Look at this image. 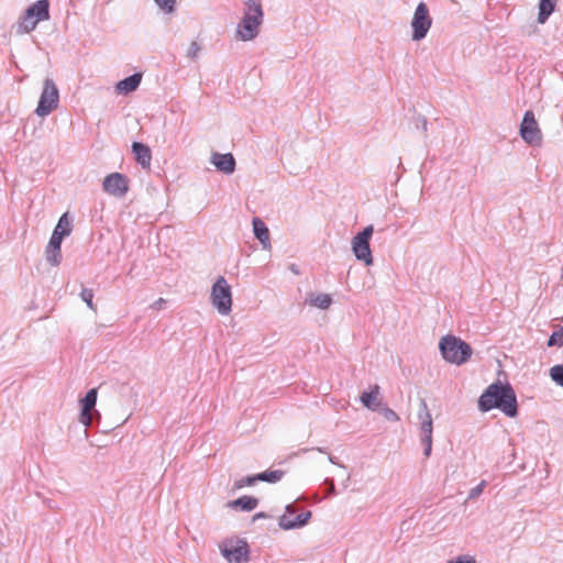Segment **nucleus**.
<instances>
[{"mask_svg":"<svg viewBox=\"0 0 563 563\" xmlns=\"http://www.w3.org/2000/svg\"><path fill=\"white\" fill-rule=\"evenodd\" d=\"M200 51H201V46L196 41H194L190 43V45L188 47L187 56L191 59H196L198 57V54Z\"/></svg>","mask_w":563,"mask_h":563,"instance_id":"473e14b6","label":"nucleus"},{"mask_svg":"<svg viewBox=\"0 0 563 563\" xmlns=\"http://www.w3.org/2000/svg\"><path fill=\"white\" fill-rule=\"evenodd\" d=\"M306 301L311 306L322 310L328 309L332 303V298L329 294H314L311 292L307 296Z\"/></svg>","mask_w":563,"mask_h":563,"instance_id":"aec40b11","label":"nucleus"},{"mask_svg":"<svg viewBox=\"0 0 563 563\" xmlns=\"http://www.w3.org/2000/svg\"><path fill=\"white\" fill-rule=\"evenodd\" d=\"M555 7L556 0H540L538 23L544 24L548 21L549 16L554 12Z\"/></svg>","mask_w":563,"mask_h":563,"instance_id":"4be33fe9","label":"nucleus"},{"mask_svg":"<svg viewBox=\"0 0 563 563\" xmlns=\"http://www.w3.org/2000/svg\"><path fill=\"white\" fill-rule=\"evenodd\" d=\"M257 482L256 475L247 476L242 479H239L234 483V489H241L244 486H251Z\"/></svg>","mask_w":563,"mask_h":563,"instance_id":"c85d7f7f","label":"nucleus"},{"mask_svg":"<svg viewBox=\"0 0 563 563\" xmlns=\"http://www.w3.org/2000/svg\"><path fill=\"white\" fill-rule=\"evenodd\" d=\"M210 162L223 174L231 175L235 170V159L231 153H213L210 157Z\"/></svg>","mask_w":563,"mask_h":563,"instance_id":"4468645a","label":"nucleus"},{"mask_svg":"<svg viewBox=\"0 0 563 563\" xmlns=\"http://www.w3.org/2000/svg\"><path fill=\"white\" fill-rule=\"evenodd\" d=\"M219 549L229 563H246L250 560L249 544L243 539H225Z\"/></svg>","mask_w":563,"mask_h":563,"instance_id":"6e6552de","label":"nucleus"},{"mask_svg":"<svg viewBox=\"0 0 563 563\" xmlns=\"http://www.w3.org/2000/svg\"><path fill=\"white\" fill-rule=\"evenodd\" d=\"M210 301L213 308L222 316L232 310L231 286L223 276H219L211 287Z\"/></svg>","mask_w":563,"mask_h":563,"instance_id":"39448f33","label":"nucleus"},{"mask_svg":"<svg viewBox=\"0 0 563 563\" xmlns=\"http://www.w3.org/2000/svg\"><path fill=\"white\" fill-rule=\"evenodd\" d=\"M519 134L521 139L531 146H541L543 134L531 110L525 112Z\"/></svg>","mask_w":563,"mask_h":563,"instance_id":"1a4fd4ad","label":"nucleus"},{"mask_svg":"<svg viewBox=\"0 0 563 563\" xmlns=\"http://www.w3.org/2000/svg\"><path fill=\"white\" fill-rule=\"evenodd\" d=\"M290 269H291L292 273L299 274V271L297 269L296 265H291Z\"/></svg>","mask_w":563,"mask_h":563,"instance_id":"58836bf2","label":"nucleus"},{"mask_svg":"<svg viewBox=\"0 0 563 563\" xmlns=\"http://www.w3.org/2000/svg\"><path fill=\"white\" fill-rule=\"evenodd\" d=\"M284 476V472L280 470L275 471H265L256 475L257 481L268 482V483H277Z\"/></svg>","mask_w":563,"mask_h":563,"instance_id":"b1692460","label":"nucleus"},{"mask_svg":"<svg viewBox=\"0 0 563 563\" xmlns=\"http://www.w3.org/2000/svg\"><path fill=\"white\" fill-rule=\"evenodd\" d=\"M501 410L507 417L518 415L517 397L509 383L497 380L490 384L478 398V409L487 412L492 409Z\"/></svg>","mask_w":563,"mask_h":563,"instance_id":"f257e3e1","label":"nucleus"},{"mask_svg":"<svg viewBox=\"0 0 563 563\" xmlns=\"http://www.w3.org/2000/svg\"><path fill=\"white\" fill-rule=\"evenodd\" d=\"M97 396H98L97 389L92 388L80 400L81 410H80L79 421L86 427H89L92 422L91 410L96 406Z\"/></svg>","mask_w":563,"mask_h":563,"instance_id":"ddd939ff","label":"nucleus"},{"mask_svg":"<svg viewBox=\"0 0 563 563\" xmlns=\"http://www.w3.org/2000/svg\"><path fill=\"white\" fill-rule=\"evenodd\" d=\"M103 190L114 197H123L128 190V179L121 173H112L103 179Z\"/></svg>","mask_w":563,"mask_h":563,"instance_id":"f8f14e48","label":"nucleus"},{"mask_svg":"<svg viewBox=\"0 0 563 563\" xmlns=\"http://www.w3.org/2000/svg\"><path fill=\"white\" fill-rule=\"evenodd\" d=\"M324 483L328 485V495H334L335 494V486L333 483V479L327 478Z\"/></svg>","mask_w":563,"mask_h":563,"instance_id":"e433bc0d","label":"nucleus"},{"mask_svg":"<svg viewBox=\"0 0 563 563\" xmlns=\"http://www.w3.org/2000/svg\"><path fill=\"white\" fill-rule=\"evenodd\" d=\"M45 255H46V261L53 266H57L62 262L60 249H53V247L46 246Z\"/></svg>","mask_w":563,"mask_h":563,"instance_id":"393cba45","label":"nucleus"},{"mask_svg":"<svg viewBox=\"0 0 563 563\" xmlns=\"http://www.w3.org/2000/svg\"><path fill=\"white\" fill-rule=\"evenodd\" d=\"M53 232H59L60 236H63V238L68 236L70 234L71 225H70V221L68 219V214L67 213H64L59 218V220H58V222H57V224H56V227H55Z\"/></svg>","mask_w":563,"mask_h":563,"instance_id":"5701e85b","label":"nucleus"},{"mask_svg":"<svg viewBox=\"0 0 563 563\" xmlns=\"http://www.w3.org/2000/svg\"><path fill=\"white\" fill-rule=\"evenodd\" d=\"M410 25L412 29V41L419 42L427 36L432 25V19L424 2H420L417 5Z\"/></svg>","mask_w":563,"mask_h":563,"instance_id":"9d476101","label":"nucleus"},{"mask_svg":"<svg viewBox=\"0 0 563 563\" xmlns=\"http://www.w3.org/2000/svg\"><path fill=\"white\" fill-rule=\"evenodd\" d=\"M59 102V91L52 78H46L43 84V90L35 109V113L40 118H45L52 113Z\"/></svg>","mask_w":563,"mask_h":563,"instance_id":"423d86ee","label":"nucleus"},{"mask_svg":"<svg viewBox=\"0 0 563 563\" xmlns=\"http://www.w3.org/2000/svg\"><path fill=\"white\" fill-rule=\"evenodd\" d=\"M550 377L554 383L563 387V364L552 366L550 368Z\"/></svg>","mask_w":563,"mask_h":563,"instance_id":"a878e982","label":"nucleus"},{"mask_svg":"<svg viewBox=\"0 0 563 563\" xmlns=\"http://www.w3.org/2000/svg\"><path fill=\"white\" fill-rule=\"evenodd\" d=\"M132 151L135 155L136 162L143 167V168H150L151 161H152V154L151 150L147 145L134 142L132 144Z\"/></svg>","mask_w":563,"mask_h":563,"instance_id":"6ab92c4d","label":"nucleus"},{"mask_svg":"<svg viewBox=\"0 0 563 563\" xmlns=\"http://www.w3.org/2000/svg\"><path fill=\"white\" fill-rule=\"evenodd\" d=\"M265 517V514L264 512H258L255 515L254 519L256 518H264Z\"/></svg>","mask_w":563,"mask_h":563,"instance_id":"79ce46f5","label":"nucleus"},{"mask_svg":"<svg viewBox=\"0 0 563 563\" xmlns=\"http://www.w3.org/2000/svg\"><path fill=\"white\" fill-rule=\"evenodd\" d=\"M316 450L320 453H324V450L322 448H317Z\"/></svg>","mask_w":563,"mask_h":563,"instance_id":"37998d69","label":"nucleus"},{"mask_svg":"<svg viewBox=\"0 0 563 563\" xmlns=\"http://www.w3.org/2000/svg\"><path fill=\"white\" fill-rule=\"evenodd\" d=\"M418 419L420 422L421 437H432V431H433L432 417L428 409L427 402L424 400L420 401Z\"/></svg>","mask_w":563,"mask_h":563,"instance_id":"dca6fc26","label":"nucleus"},{"mask_svg":"<svg viewBox=\"0 0 563 563\" xmlns=\"http://www.w3.org/2000/svg\"><path fill=\"white\" fill-rule=\"evenodd\" d=\"M296 508L294 505L286 506V514L279 517L278 525L283 530H292L306 526L311 518V511H305L294 517Z\"/></svg>","mask_w":563,"mask_h":563,"instance_id":"9b49d317","label":"nucleus"},{"mask_svg":"<svg viewBox=\"0 0 563 563\" xmlns=\"http://www.w3.org/2000/svg\"><path fill=\"white\" fill-rule=\"evenodd\" d=\"M328 460L330 463L334 464V465H339L340 467H344L342 464H339L335 460V457H333L332 455L329 454L328 456Z\"/></svg>","mask_w":563,"mask_h":563,"instance_id":"4c0bfd02","label":"nucleus"},{"mask_svg":"<svg viewBox=\"0 0 563 563\" xmlns=\"http://www.w3.org/2000/svg\"><path fill=\"white\" fill-rule=\"evenodd\" d=\"M165 300L163 298H159L156 302H155V306H161L162 303H164Z\"/></svg>","mask_w":563,"mask_h":563,"instance_id":"a19ab883","label":"nucleus"},{"mask_svg":"<svg viewBox=\"0 0 563 563\" xmlns=\"http://www.w3.org/2000/svg\"><path fill=\"white\" fill-rule=\"evenodd\" d=\"M427 125H428L427 120H426V119H422V129H423V131H426V130H427Z\"/></svg>","mask_w":563,"mask_h":563,"instance_id":"ea45409f","label":"nucleus"},{"mask_svg":"<svg viewBox=\"0 0 563 563\" xmlns=\"http://www.w3.org/2000/svg\"><path fill=\"white\" fill-rule=\"evenodd\" d=\"M421 443L424 446V456L429 457L432 451V437H421Z\"/></svg>","mask_w":563,"mask_h":563,"instance_id":"f704fd0d","label":"nucleus"},{"mask_svg":"<svg viewBox=\"0 0 563 563\" xmlns=\"http://www.w3.org/2000/svg\"><path fill=\"white\" fill-rule=\"evenodd\" d=\"M486 486V481H482L477 486L473 487L468 493V499L478 497Z\"/></svg>","mask_w":563,"mask_h":563,"instance_id":"72a5a7b5","label":"nucleus"},{"mask_svg":"<svg viewBox=\"0 0 563 563\" xmlns=\"http://www.w3.org/2000/svg\"><path fill=\"white\" fill-rule=\"evenodd\" d=\"M49 19L48 0H37L26 8L16 25L18 34H27L34 31L37 24Z\"/></svg>","mask_w":563,"mask_h":563,"instance_id":"20e7f679","label":"nucleus"},{"mask_svg":"<svg viewBox=\"0 0 563 563\" xmlns=\"http://www.w3.org/2000/svg\"><path fill=\"white\" fill-rule=\"evenodd\" d=\"M373 233L374 227L369 224L365 227L363 231L358 232L351 241V247L355 258L363 262L366 266L373 264V255L369 246Z\"/></svg>","mask_w":563,"mask_h":563,"instance_id":"0eeeda50","label":"nucleus"},{"mask_svg":"<svg viewBox=\"0 0 563 563\" xmlns=\"http://www.w3.org/2000/svg\"><path fill=\"white\" fill-rule=\"evenodd\" d=\"M253 232L255 238L260 241L263 250L271 251L272 243L269 231L264 221L260 218H254L252 221Z\"/></svg>","mask_w":563,"mask_h":563,"instance_id":"f3484780","label":"nucleus"},{"mask_svg":"<svg viewBox=\"0 0 563 563\" xmlns=\"http://www.w3.org/2000/svg\"><path fill=\"white\" fill-rule=\"evenodd\" d=\"M439 350L443 360L454 365L465 364L473 354L471 345L453 334L441 338Z\"/></svg>","mask_w":563,"mask_h":563,"instance_id":"7ed1b4c3","label":"nucleus"},{"mask_svg":"<svg viewBox=\"0 0 563 563\" xmlns=\"http://www.w3.org/2000/svg\"><path fill=\"white\" fill-rule=\"evenodd\" d=\"M563 346V327L560 328V330L554 331L549 340H548V346Z\"/></svg>","mask_w":563,"mask_h":563,"instance_id":"bb28decb","label":"nucleus"},{"mask_svg":"<svg viewBox=\"0 0 563 563\" xmlns=\"http://www.w3.org/2000/svg\"><path fill=\"white\" fill-rule=\"evenodd\" d=\"M63 239L64 238L60 236L59 232H53V234L49 239V242L47 244V247L60 249Z\"/></svg>","mask_w":563,"mask_h":563,"instance_id":"2f4dec72","label":"nucleus"},{"mask_svg":"<svg viewBox=\"0 0 563 563\" xmlns=\"http://www.w3.org/2000/svg\"><path fill=\"white\" fill-rule=\"evenodd\" d=\"M379 411L383 415V417L388 421H398L399 420L398 415L393 409H390L388 407H382V408H379Z\"/></svg>","mask_w":563,"mask_h":563,"instance_id":"7c9ffc66","label":"nucleus"},{"mask_svg":"<svg viewBox=\"0 0 563 563\" xmlns=\"http://www.w3.org/2000/svg\"><path fill=\"white\" fill-rule=\"evenodd\" d=\"M155 2L166 13H172L175 10L176 0H155Z\"/></svg>","mask_w":563,"mask_h":563,"instance_id":"c756f323","label":"nucleus"},{"mask_svg":"<svg viewBox=\"0 0 563 563\" xmlns=\"http://www.w3.org/2000/svg\"><path fill=\"white\" fill-rule=\"evenodd\" d=\"M80 298L87 303V306L91 309V310H96L95 308V305H93V291L91 289H88V288H84L80 292Z\"/></svg>","mask_w":563,"mask_h":563,"instance_id":"cd10ccee","label":"nucleus"},{"mask_svg":"<svg viewBox=\"0 0 563 563\" xmlns=\"http://www.w3.org/2000/svg\"><path fill=\"white\" fill-rule=\"evenodd\" d=\"M258 505V500L252 496H242L235 500L229 501L228 507L230 508H240L244 511H251L255 509Z\"/></svg>","mask_w":563,"mask_h":563,"instance_id":"412c9836","label":"nucleus"},{"mask_svg":"<svg viewBox=\"0 0 563 563\" xmlns=\"http://www.w3.org/2000/svg\"><path fill=\"white\" fill-rule=\"evenodd\" d=\"M379 396L380 387L378 385H373L369 390L362 393L360 400L365 408L377 411L382 406V399Z\"/></svg>","mask_w":563,"mask_h":563,"instance_id":"2eb2a0df","label":"nucleus"},{"mask_svg":"<svg viewBox=\"0 0 563 563\" xmlns=\"http://www.w3.org/2000/svg\"><path fill=\"white\" fill-rule=\"evenodd\" d=\"M142 80V74L135 73L120 81L115 85V90L118 93L128 95L130 92L135 91Z\"/></svg>","mask_w":563,"mask_h":563,"instance_id":"a211bd4d","label":"nucleus"},{"mask_svg":"<svg viewBox=\"0 0 563 563\" xmlns=\"http://www.w3.org/2000/svg\"><path fill=\"white\" fill-rule=\"evenodd\" d=\"M446 563H476V560L471 555H460L453 560L448 561Z\"/></svg>","mask_w":563,"mask_h":563,"instance_id":"c9c22d12","label":"nucleus"},{"mask_svg":"<svg viewBox=\"0 0 563 563\" xmlns=\"http://www.w3.org/2000/svg\"><path fill=\"white\" fill-rule=\"evenodd\" d=\"M245 5L243 18L236 27V37L243 42L252 41L257 36L264 15L260 2L247 0Z\"/></svg>","mask_w":563,"mask_h":563,"instance_id":"f03ea898","label":"nucleus"}]
</instances>
